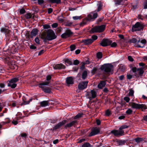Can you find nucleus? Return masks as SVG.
<instances>
[{
  "label": "nucleus",
  "instance_id": "nucleus-44",
  "mask_svg": "<svg viewBox=\"0 0 147 147\" xmlns=\"http://www.w3.org/2000/svg\"><path fill=\"white\" fill-rule=\"evenodd\" d=\"M102 5L101 3H99L98 6V7L97 11H100L102 9Z\"/></svg>",
  "mask_w": 147,
  "mask_h": 147
},
{
  "label": "nucleus",
  "instance_id": "nucleus-57",
  "mask_svg": "<svg viewBox=\"0 0 147 147\" xmlns=\"http://www.w3.org/2000/svg\"><path fill=\"white\" fill-rule=\"evenodd\" d=\"M38 3L39 5H41L44 3V1L43 0H37Z\"/></svg>",
  "mask_w": 147,
  "mask_h": 147
},
{
  "label": "nucleus",
  "instance_id": "nucleus-24",
  "mask_svg": "<svg viewBox=\"0 0 147 147\" xmlns=\"http://www.w3.org/2000/svg\"><path fill=\"white\" fill-rule=\"evenodd\" d=\"M93 42V40H92L91 39H88L83 40V42L86 45L91 44Z\"/></svg>",
  "mask_w": 147,
  "mask_h": 147
},
{
  "label": "nucleus",
  "instance_id": "nucleus-46",
  "mask_svg": "<svg viewBox=\"0 0 147 147\" xmlns=\"http://www.w3.org/2000/svg\"><path fill=\"white\" fill-rule=\"evenodd\" d=\"M60 127L59 126V125L57 124V125H55L53 128V131H54L60 128Z\"/></svg>",
  "mask_w": 147,
  "mask_h": 147
},
{
  "label": "nucleus",
  "instance_id": "nucleus-45",
  "mask_svg": "<svg viewBox=\"0 0 147 147\" xmlns=\"http://www.w3.org/2000/svg\"><path fill=\"white\" fill-rule=\"evenodd\" d=\"M117 142L119 145H123L125 142L124 141L120 140L118 141Z\"/></svg>",
  "mask_w": 147,
  "mask_h": 147
},
{
  "label": "nucleus",
  "instance_id": "nucleus-10",
  "mask_svg": "<svg viewBox=\"0 0 147 147\" xmlns=\"http://www.w3.org/2000/svg\"><path fill=\"white\" fill-rule=\"evenodd\" d=\"M1 31L2 32L5 33V36L7 38L9 37L12 34V33L10 30L5 28H1Z\"/></svg>",
  "mask_w": 147,
  "mask_h": 147
},
{
  "label": "nucleus",
  "instance_id": "nucleus-13",
  "mask_svg": "<svg viewBox=\"0 0 147 147\" xmlns=\"http://www.w3.org/2000/svg\"><path fill=\"white\" fill-rule=\"evenodd\" d=\"M124 131H122L119 130H114L111 131V133L113 134L115 136H122L124 135Z\"/></svg>",
  "mask_w": 147,
  "mask_h": 147
},
{
  "label": "nucleus",
  "instance_id": "nucleus-53",
  "mask_svg": "<svg viewBox=\"0 0 147 147\" xmlns=\"http://www.w3.org/2000/svg\"><path fill=\"white\" fill-rule=\"evenodd\" d=\"M35 41L36 43L38 44H40V40L38 37H36L35 39Z\"/></svg>",
  "mask_w": 147,
  "mask_h": 147
},
{
  "label": "nucleus",
  "instance_id": "nucleus-8",
  "mask_svg": "<svg viewBox=\"0 0 147 147\" xmlns=\"http://www.w3.org/2000/svg\"><path fill=\"white\" fill-rule=\"evenodd\" d=\"M19 80L18 78H14L12 79L7 84L8 86H10L11 88H15L17 84L15 83L16 82H18Z\"/></svg>",
  "mask_w": 147,
  "mask_h": 147
},
{
  "label": "nucleus",
  "instance_id": "nucleus-26",
  "mask_svg": "<svg viewBox=\"0 0 147 147\" xmlns=\"http://www.w3.org/2000/svg\"><path fill=\"white\" fill-rule=\"evenodd\" d=\"M38 30L36 29H34L31 32V35L32 36H35L37 34Z\"/></svg>",
  "mask_w": 147,
  "mask_h": 147
},
{
  "label": "nucleus",
  "instance_id": "nucleus-49",
  "mask_svg": "<svg viewBox=\"0 0 147 147\" xmlns=\"http://www.w3.org/2000/svg\"><path fill=\"white\" fill-rule=\"evenodd\" d=\"M134 91L132 90H130L129 93V95L130 96H133L134 95Z\"/></svg>",
  "mask_w": 147,
  "mask_h": 147
},
{
  "label": "nucleus",
  "instance_id": "nucleus-1",
  "mask_svg": "<svg viewBox=\"0 0 147 147\" xmlns=\"http://www.w3.org/2000/svg\"><path fill=\"white\" fill-rule=\"evenodd\" d=\"M56 38L57 36L54 31L51 29H49L46 32H43L41 35V38L45 43L47 42V41L54 40Z\"/></svg>",
  "mask_w": 147,
  "mask_h": 147
},
{
  "label": "nucleus",
  "instance_id": "nucleus-32",
  "mask_svg": "<svg viewBox=\"0 0 147 147\" xmlns=\"http://www.w3.org/2000/svg\"><path fill=\"white\" fill-rule=\"evenodd\" d=\"M82 147H93V146L88 143H86L82 146Z\"/></svg>",
  "mask_w": 147,
  "mask_h": 147
},
{
  "label": "nucleus",
  "instance_id": "nucleus-60",
  "mask_svg": "<svg viewBox=\"0 0 147 147\" xmlns=\"http://www.w3.org/2000/svg\"><path fill=\"white\" fill-rule=\"evenodd\" d=\"M21 136L23 137L26 138L27 136V134L26 133H22L21 135Z\"/></svg>",
  "mask_w": 147,
  "mask_h": 147
},
{
  "label": "nucleus",
  "instance_id": "nucleus-54",
  "mask_svg": "<svg viewBox=\"0 0 147 147\" xmlns=\"http://www.w3.org/2000/svg\"><path fill=\"white\" fill-rule=\"evenodd\" d=\"M97 70V69L96 68H94L92 71V73L93 74L95 73Z\"/></svg>",
  "mask_w": 147,
  "mask_h": 147
},
{
  "label": "nucleus",
  "instance_id": "nucleus-27",
  "mask_svg": "<svg viewBox=\"0 0 147 147\" xmlns=\"http://www.w3.org/2000/svg\"><path fill=\"white\" fill-rule=\"evenodd\" d=\"M48 1L51 3H55L57 4L61 2L60 0H49Z\"/></svg>",
  "mask_w": 147,
  "mask_h": 147
},
{
  "label": "nucleus",
  "instance_id": "nucleus-16",
  "mask_svg": "<svg viewBox=\"0 0 147 147\" xmlns=\"http://www.w3.org/2000/svg\"><path fill=\"white\" fill-rule=\"evenodd\" d=\"M100 132V130L99 128L96 127L93 129L91 132L89 134V136H91L98 134Z\"/></svg>",
  "mask_w": 147,
  "mask_h": 147
},
{
  "label": "nucleus",
  "instance_id": "nucleus-20",
  "mask_svg": "<svg viewBox=\"0 0 147 147\" xmlns=\"http://www.w3.org/2000/svg\"><path fill=\"white\" fill-rule=\"evenodd\" d=\"M40 106L43 107H45L47 106H49L50 104L49 100H45L40 102Z\"/></svg>",
  "mask_w": 147,
  "mask_h": 147
},
{
  "label": "nucleus",
  "instance_id": "nucleus-38",
  "mask_svg": "<svg viewBox=\"0 0 147 147\" xmlns=\"http://www.w3.org/2000/svg\"><path fill=\"white\" fill-rule=\"evenodd\" d=\"M129 41L131 43H135L136 42H137L138 43V40L135 38H133L132 39L130 40Z\"/></svg>",
  "mask_w": 147,
  "mask_h": 147
},
{
  "label": "nucleus",
  "instance_id": "nucleus-4",
  "mask_svg": "<svg viewBox=\"0 0 147 147\" xmlns=\"http://www.w3.org/2000/svg\"><path fill=\"white\" fill-rule=\"evenodd\" d=\"M5 59L6 63L8 64L11 69L16 70L17 69L18 66L13 61L12 58L9 57H7Z\"/></svg>",
  "mask_w": 147,
  "mask_h": 147
},
{
  "label": "nucleus",
  "instance_id": "nucleus-35",
  "mask_svg": "<svg viewBox=\"0 0 147 147\" xmlns=\"http://www.w3.org/2000/svg\"><path fill=\"white\" fill-rule=\"evenodd\" d=\"M129 126L127 125H123L121 126L119 128V130H121L122 131H123V129L127 128H128Z\"/></svg>",
  "mask_w": 147,
  "mask_h": 147
},
{
  "label": "nucleus",
  "instance_id": "nucleus-14",
  "mask_svg": "<svg viewBox=\"0 0 147 147\" xmlns=\"http://www.w3.org/2000/svg\"><path fill=\"white\" fill-rule=\"evenodd\" d=\"M146 40L145 39L141 40L140 38L138 40V44L137 47H139L143 48L144 45L146 44Z\"/></svg>",
  "mask_w": 147,
  "mask_h": 147
},
{
  "label": "nucleus",
  "instance_id": "nucleus-64",
  "mask_svg": "<svg viewBox=\"0 0 147 147\" xmlns=\"http://www.w3.org/2000/svg\"><path fill=\"white\" fill-rule=\"evenodd\" d=\"M17 104L15 101H14L12 102L11 104V106L13 107H15L16 106Z\"/></svg>",
  "mask_w": 147,
  "mask_h": 147
},
{
  "label": "nucleus",
  "instance_id": "nucleus-3",
  "mask_svg": "<svg viewBox=\"0 0 147 147\" xmlns=\"http://www.w3.org/2000/svg\"><path fill=\"white\" fill-rule=\"evenodd\" d=\"M129 105L132 108L136 109H141L143 111L147 109L146 106L143 104H138L134 102H130L129 103Z\"/></svg>",
  "mask_w": 147,
  "mask_h": 147
},
{
  "label": "nucleus",
  "instance_id": "nucleus-36",
  "mask_svg": "<svg viewBox=\"0 0 147 147\" xmlns=\"http://www.w3.org/2000/svg\"><path fill=\"white\" fill-rule=\"evenodd\" d=\"M25 17L27 19H30L32 17V14L30 13H28L25 15Z\"/></svg>",
  "mask_w": 147,
  "mask_h": 147
},
{
  "label": "nucleus",
  "instance_id": "nucleus-50",
  "mask_svg": "<svg viewBox=\"0 0 147 147\" xmlns=\"http://www.w3.org/2000/svg\"><path fill=\"white\" fill-rule=\"evenodd\" d=\"M92 39H91L92 40H93V41L97 39V36L95 35H93L91 37Z\"/></svg>",
  "mask_w": 147,
  "mask_h": 147
},
{
  "label": "nucleus",
  "instance_id": "nucleus-33",
  "mask_svg": "<svg viewBox=\"0 0 147 147\" xmlns=\"http://www.w3.org/2000/svg\"><path fill=\"white\" fill-rule=\"evenodd\" d=\"M123 0H115V2L116 5H119L120 3L123 2Z\"/></svg>",
  "mask_w": 147,
  "mask_h": 147
},
{
  "label": "nucleus",
  "instance_id": "nucleus-47",
  "mask_svg": "<svg viewBox=\"0 0 147 147\" xmlns=\"http://www.w3.org/2000/svg\"><path fill=\"white\" fill-rule=\"evenodd\" d=\"M111 47H115L117 46V43L115 42H113L111 43L110 45Z\"/></svg>",
  "mask_w": 147,
  "mask_h": 147
},
{
  "label": "nucleus",
  "instance_id": "nucleus-19",
  "mask_svg": "<svg viewBox=\"0 0 147 147\" xmlns=\"http://www.w3.org/2000/svg\"><path fill=\"white\" fill-rule=\"evenodd\" d=\"M66 82L68 86L70 84H74V80L71 77L67 78L66 79Z\"/></svg>",
  "mask_w": 147,
  "mask_h": 147
},
{
  "label": "nucleus",
  "instance_id": "nucleus-58",
  "mask_svg": "<svg viewBox=\"0 0 147 147\" xmlns=\"http://www.w3.org/2000/svg\"><path fill=\"white\" fill-rule=\"evenodd\" d=\"M62 30V29L61 28H58L57 29L56 32L57 33H59L61 32Z\"/></svg>",
  "mask_w": 147,
  "mask_h": 147
},
{
  "label": "nucleus",
  "instance_id": "nucleus-28",
  "mask_svg": "<svg viewBox=\"0 0 147 147\" xmlns=\"http://www.w3.org/2000/svg\"><path fill=\"white\" fill-rule=\"evenodd\" d=\"M22 100L23 101V104L24 105H26L28 104L30 101H26V97L24 96H23L22 97Z\"/></svg>",
  "mask_w": 147,
  "mask_h": 147
},
{
  "label": "nucleus",
  "instance_id": "nucleus-48",
  "mask_svg": "<svg viewBox=\"0 0 147 147\" xmlns=\"http://www.w3.org/2000/svg\"><path fill=\"white\" fill-rule=\"evenodd\" d=\"M70 48L71 51H73L76 49L75 46L74 45H72L70 46Z\"/></svg>",
  "mask_w": 147,
  "mask_h": 147
},
{
  "label": "nucleus",
  "instance_id": "nucleus-62",
  "mask_svg": "<svg viewBox=\"0 0 147 147\" xmlns=\"http://www.w3.org/2000/svg\"><path fill=\"white\" fill-rule=\"evenodd\" d=\"M58 20L60 22H62L63 21V19L61 18V17H59L58 18Z\"/></svg>",
  "mask_w": 147,
  "mask_h": 147
},
{
  "label": "nucleus",
  "instance_id": "nucleus-41",
  "mask_svg": "<svg viewBox=\"0 0 147 147\" xmlns=\"http://www.w3.org/2000/svg\"><path fill=\"white\" fill-rule=\"evenodd\" d=\"M49 83V82H42L40 84V86H42L43 85H48Z\"/></svg>",
  "mask_w": 147,
  "mask_h": 147
},
{
  "label": "nucleus",
  "instance_id": "nucleus-52",
  "mask_svg": "<svg viewBox=\"0 0 147 147\" xmlns=\"http://www.w3.org/2000/svg\"><path fill=\"white\" fill-rule=\"evenodd\" d=\"M20 12L21 14L24 13L25 12V10L24 9L22 8L20 10Z\"/></svg>",
  "mask_w": 147,
  "mask_h": 147
},
{
  "label": "nucleus",
  "instance_id": "nucleus-55",
  "mask_svg": "<svg viewBox=\"0 0 147 147\" xmlns=\"http://www.w3.org/2000/svg\"><path fill=\"white\" fill-rule=\"evenodd\" d=\"M58 24L57 23H54L52 25V27L53 28H55L57 26Z\"/></svg>",
  "mask_w": 147,
  "mask_h": 147
},
{
  "label": "nucleus",
  "instance_id": "nucleus-42",
  "mask_svg": "<svg viewBox=\"0 0 147 147\" xmlns=\"http://www.w3.org/2000/svg\"><path fill=\"white\" fill-rule=\"evenodd\" d=\"M65 62L66 63H67L69 65H71L72 64V62L69 59H65Z\"/></svg>",
  "mask_w": 147,
  "mask_h": 147
},
{
  "label": "nucleus",
  "instance_id": "nucleus-6",
  "mask_svg": "<svg viewBox=\"0 0 147 147\" xmlns=\"http://www.w3.org/2000/svg\"><path fill=\"white\" fill-rule=\"evenodd\" d=\"M98 16V14L95 11L90 13L86 18L88 21H93Z\"/></svg>",
  "mask_w": 147,
  "mask_h": 147
},
{
  "label": "nucleus",
  "instance_id": "nucleus-21",
  "mask_svg": "<svg viewBox=\"0 0 147 147\" xmlns=\"http://www.w3.org/2000/svg\"><path fill=\"white\" fill-rule=\"evenodd\" d=\"M39 87L41 88L43 91H44V92L50 93L51 92V90L50 88L48 87H44L43 86H39Z\"/></svg>",
  "mask_w": 147,
  "mask_h": 147
},
{
  "label": "nucleus",
  "instance_id": "nucleus-9",
  "mask_svg": "<svg viewBox=\"0 0 147 147\" xmlns=\"http://www.w3.org/2000/svg\"><path fill=\"white\" fill-rule=\"evenodd\" d=\"M97 93L94 90H92L90 92H86V96L90 100L95 98L96 96Z\"/></svg>",
  "mask_w": 147,
  "mask_h": 147
},
{
  "label": "nucleus",
  "instance_id": "nucleus-5",
  "mask_svg": "<svg viewBox=\"0 0 147 147\" xmlns=\"http://www.w3.org/2000/svg\"><path fill=\"white\" fill-rule=\"evenodd\" d=\"M113 67V66L112 65L107 64L102 65L100 69L101 70L104 71L105 73H109L111 71Z\"/></svg>",
  "mask_w": 147,
  "mask_h": 147
},
{
  "label": "nucleus",
  "instance_id": "nucleus-11",
  "mask_svg": "<svg viewBox=\"0 0 147 147\" xmlns=\"http://www.w3.org/2000/svg\"><path fill=\"white\" fill-rule=\"evenodd\" d=\"M112 41L108 39H104L102 41L100 45L103 47H106L110 45L112 43Z\"/></svg>",
  "mask_w": 147,
  "mask_h": 147
},
{
  "label": "nucleus",
  "instance_id": "nucleus-31",
  "mask_svg": "<svg viewBox=\"0 0 147 147\" xmlns=\"http://www.w3.org/2000/svg\"><path fill=\"white\" fill-rule=\"evenodd\" d=\"M67 122L66 120H64L58 123L60 127H61Z\"/></svg>",
  "mask_w": 147,
  "mask_h": 147
},
{
  "label": "nucleus",
  "instance_id": "nucleus-59",
  "mask_svg": "<svg viewBox=\"0 0 147 147\" xmlns=\"http://www.w3.org/2000/svg\"><path fill=\"white\" fill-rule=\"evenodd\" d=\"M128 59L129 60L131 61H134L133 59L131 57V56H129L128 57Z\"/></svg>",
  "mask_w": 147,
  "mask_h": 147
},
{
  "label": "nucleus",
  "instance_id": "nucleus-43",
  "mask_svg": "<svg viewBox=\"0 0 147 147\" xmlns=\"http://www.w3.org/2000/svg\"><path fill=\"white\" fill-rule=\"evenodd\" d=\"M43 27L45 29H47L51 28L50 26L48 24H45L43 26Z\"/></svg>",
  "mask_w": 147,
  "mask_h": 147
},
{
  "label": "nucleus",
  "instance_id": "nucleus-63",
  "mask_svg": "<svg viewBox=\"0 0 147 147\" xmlns=\"http://www.w3.org/2000/svg\"><path fill=\"white\" fill-rule=\"evenodd\" d=\"M53 11V9L51 8H49L48 9V13H51Z\"/></svg>",
  "mask_w": 147,
  "mask_h": 147
},
{
  "label": "nucleus",
  "instance_id": "nucleus-51",
  "mask_svg": "<svg viewBox=\"0 0 147 147\" xmlns=\"http://www.w3.org/2000/svg\"><path fill=\"white\" fill-rule=\"evenodd\" d=\"M46 51V50H41L38 53V55H41L43 54V53L45 52Z\"/></svg>",
  "mask_w": 147,
  "mask_h": 147
},
{
  "label": "nucleus",
  "instance_id": "nucleus-25",
  "mask_svg": "<svg viewBox=\"0 0 147 147\" xmlns=\"http://www.w3.org/2000/svg\"><path fill=\"white\" fill-rule=\"evenodd\" d=\"M88 21L86 18L84 19L82 22L80 24V26H83L86 25L88 22Z\"/></svg>",
  "mask_w": 147,
  "mask_h": 147
},
{
  "label": "nucleus",
  "instance_id": "nucleus-18",
  "mask_svg": "<svg viewBox=\"0 0 147 147\" xmlns=\"http://www.w3.org/2000/svg\"><path fill=\"white\" fill-rule=\"evenodd\" d=\"M53 67L54 69H61L65 68V66L61 63L54 65Z\"/></svg>",
  "mask_w": 147,
  "mask_h": 147
},
{
  "label": "nucleus",
  "instance_id": "nucleus-7",
  "mask_svg": "<svg viewBox=\"0 0 147 147\" xmlns=\"http://www.w3.org/2000/svg\"><path fill=\"white\" fill-rule=\"evenodd\" d=\"M143 26L142 24L139 22H137L132 27V30L133 32L140 31L143 29Z\"/></svg>",
  "mask_w": 147,
  "mask_h": 147
},
{
  "label": "nucleus",
  "instance_id": "nucleus-23",
  "mask_svg": "<svg viewBox=\"0 0 147 147\" xmlns=\"http://www.w3.org/2000/svg\"><path fill=\"white\" fill-rule=\"evenodd\" d=\"M76 123V121H73L66 125H65V127L66 128H67V127H71Z\"/></svg>",
  "mask_w": 147,
  "mask_h": 147
},
{
  "label": "nucleus",
  "instance_id": "nucleus-17",
  "mask_svg": "<svg viewBox=\"0 0 147 147\" xmlns=\"http://www.w3.org/2000/svg\"><path fill=\"white\" fill-rule=\"evenodd\" d=\"M72 34V32L70 30H67L65 32L62 34L61 37L62 38H66Z\"/></svg>",
  "mask_w": 147,
  "mask_h": 147
},
{
  "label": "nucleus",
  "instance_id": "nucleus-12",
  "mask_svg": "<svg viewBox=\"0 0 147 147\" xmlns=\"http://www.w3.org/2000/svg\"><path fill=\"white\" fill-rule=\"evenodd\" d=\"M88 82L87 81L82 82L79 83L78 88L79 90H82L87 87Z\"/></svg>",
  "mask_w": 147,
  "mask_h": 147
},
{
  "label": "nucleus",
  "instance_id": "nucleus-2",
  "mask_svg": "<svg viewBox=\"0 0 147 147\" xmlns=\"http://www.w3.org/2000/svg\"><path fill=\"white\" fill-rule=\"evenodd\" d=\"M105 26L104 25L96 26L91 29L90 32L92 33L101 32L105 30Z\"/></svg>",
  "mask_w": 147,
  "mask_h": 147
},
{
  "label": "nucleus",
  "instance_id": "nucleus-56",
  "mask_svg": "<svg viewBox=\"0 0 147 147\" xmlns=\"http://www.w3.org/2000/svg\"><path fill=\"white\" fill-rule=\"evenodd\" d=\"M124 100L127 102H129L130 100L129 98L128 97H124Z\"/></svg>",
  "mask_w": 147,
  "mask_h": 147
},
{
  "label": "nucleus",
  "instance_id": "nucleus-22",
  "mask_svg": "<svg viewBox=\"0 0 147 147\" xmlns=\"http://www.w3.org/2000/svg\"><path fill=\"white\" fill-rule=\"evenodd\" d=\"M106 84V83L105 81H101L98 85V87L100 89H101L105 86Z\"/></svg>",
  "mask_w": 147,
  "mask_h": 147
},
{
  "label": "nucleus",
  "instance_id": "nucleus-34",
  "mask_svg": "<svg viewBox=\"0 0 147 147\" xmlns=\"http://www.w3.org/2000/svg\"><path fill=\"white\" fill-rule=\"evenodd\" d=\"M143 139L142 138H137L135 139V140L136 142L137 143L143 141Z\"/></svg>",
  "mask_w": 147,
  "mask_h": 147
},
{
  "label": "nucleus",
  "instance_id": "nucleus-40",
  "mask_svg": "<svg viewBox=\"0 0 147 147\" xmlns=\"http://www.w3.org/2000/svg\"><path fill=\"white\" fill-rule=\"evenodd\" d=\"M73 19L74 20H78L79 19H80L82 18L81 16H73L72 17Z\"/></svg>",
  "mask_w": 147,
  "mask_h": 147
},
{
  "label": "nucleus",
  "instance_id": "nucleus-15",
  "mask_svg": "<svg viewBox=\"0 0 147 147\" xmlns=\"http://www.w3.org/2000/svg\"><path fill=\"white\" fill-rule=\"evenodd\" d=\"M144 69L142 68L137 69V71L136 73V77L138 78L142 76L143 74L144 71Z\"/></svg>",
  "mask_w": 147,
  "mask_h": 147
},
{
  "label": "nucleus",
  "instance_id": "nucleus-39",
  "mask_svg": "<svg viewBox=\"0 0 147 147\" xmlns=\"http://www.w3.org/2000/svg\"><path fill=\"white\" fill-rule=\"evenodd\" d=\"M132 110L130 109H129L126 111V113L128 115H130L132 112Z\"/></svg>",
  "mask_w": 147,
  "mask_h": 147
},
{
  "label": "nucleus",
  "instance_id": "nucleus-30",
  "mask_svg": "<svg viewBox=\"0 0 147 147\" xmlns=\"http://www.w3.org/2000/svg\"><path fill=\"white\" fill-rule=\"evenodd\" d=\"M87 72L86 71H84L83 72L82 75V78L83 80H85L87 76Z\"/></svg>",
  "mask_w": 147,
  "mask_h": 147
},
{
  "label": "nucleus",
  "instance_id": "nucleus-61",
  "mask_svg": "<svg viewBox=\"0 0 147 147\" xmlns=\"http://www.w3.org/2000/svg\"><path fill=\"white\" fill-rule=\"evenodd\" d=\"M79 61L77 60H76L74 61V65H77L79 63Z\"/></svg>",
  "mask_w": 147,
  "mask_h": 147
},
{
  "label": "nucleus",
  "instance_id": "nucleus-29",
  "mask_svg": "<svg viewBox=\"0 0 147 147\" xmlns=\"http://www.w3.org/2000/svg\"><path fill=\"white\" fill-rule=\"evenodd\" d=\"M119 69L120 70L122 71H125V66L122 64H120L119 66Z\"/></svg>",
  "mask_w": 147,
  "mask_h": 147
},
{
  "label": "nucleus",
  "instance_id": "nucleus-37",
  "mask_svg": "<svg viewBox=\"0 0 147 147\" xmlns=\"http://www.w3.org/2000/svg\"><path fill=\"white\" fill-rule=\"evenodd\" d=\"M83 114L82 113H78L74 117V119L79 118L82 116Z\"/></svg>",
  "mask_w": 147,
  "mask_h": 147
}]
</instances>
